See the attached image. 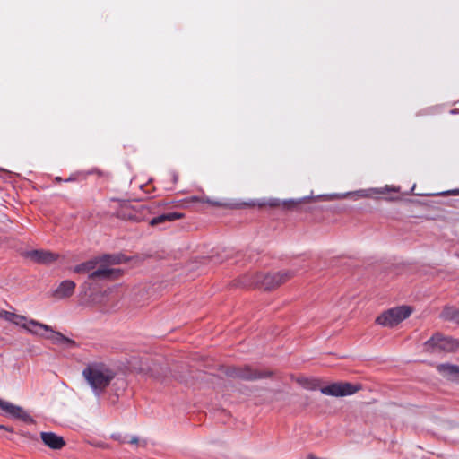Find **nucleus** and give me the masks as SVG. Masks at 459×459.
I'll list each match as a JSON object with an SVG mask.
<instances>
[{
    "mask_svg": "<svg viewBox=\"0 0 459 459\" xmlns=\"http://www.w3.org/2000/svg\"><path fill=\"white\" fill-rule=\"evenodd\" d=\"M124 261L123 257L120 256L104 255L81 264L75 266L74 271L78 273L88 274L89 281L115 280L120 277L123 272L115 268L114 265Z\"/></svg>",
    "mask_w": 459,
    "mask_h": 459,
    "instance_id": "nucleus-2",
    "label": "nucleus"
},
{
    "mask_svg": "<svg viewBox=\"0 0 459 459\" xmlns=\"http://www.w3.org/2000/svg\"><path fill=\"white\" fill-rule=\"evenodd\" d=\"M0 412L5 416L19 419L26 422H31L30 416L20 406L0 398Z\"/></svg>",
    "mask_w": 459,
    "mask_h": 459,
    "instance_id": "nucleus-7",
    "label": "nucleus"
},
{
    "mask_svg": "<svg viewBox=\"0 0 459 459\" xmlns=\"http://www.w3.org/2000/svg\"><path fill=\"white\" fill-rule=\"evenodd\" d=\"M0 318L22 327L31 334L45 338L52 343L61 347L68 348L74 344L72 340L63 335L61 333L55 331L51 326L33 319H29L24 316L10 311L1 310Z\"/></svg>",
    "mask_w": 459,
    "mask_h": 459,
    "instance_id": "nucleus-1",
    "label": "nucleus"
},
{
    "mask_svg": "<svg viewBox=\"0 0 459 459\" xmlns=\"http://www.w3.org/2000/svg\"><path fill=\"white\" fill-rule=\"evenodd\" d=\"M290 277L289 273H277L273 274H266L261 276V280L259 281V283L264 288V289H272L274 288L282 282H284L288 278Z\"/></svg>",
    "mask_w": 459,
    "mask_h": 459,
    "instance_id": "nucleus-8",
    "label": "nucleus"
},
{
    "mask_svg": "<svg viewBox=\"0 0 459 459\" xmlns=\"http://www.w3.org/2000/svg\"><path fill=\"white\" fill-rule=\"evenodd\" d=\"M31 257L38 262L50 263L56 259V255L48 251L36 250L31 253Z\"/></svg>",
    "mask_w": 459,
    "mask_h": 459,
    "instance_id": "nucleus-13",
    "label": "nucleus"
},
{
    "mask_svg": "<svg viewBox=\"0 0 459 459\" xmlns=\"http://www.w3.org/2000/svg\"><path fill=\"white\" fill-rule=\"evenodd\" d=\"M181 217H182V215L179 214V213H177V212H171V213H168V214H163V215L158 216L156 218H153L150 221V224L152 226H156L159 223H162V222L167 221H171L179 219Z\"/></svg>",
    "mask_w": 459,
    "mask_h": 459,
    "instance_id": "nucleus-14",
    "label": "nucleus"
},
{
    "mask_svg": "<svg viewBox=\"0 0 459 459\" xmlns=\"http://www.w3.org/2000/svg\"><path fill=\"white\" fill-rule=\"evenodd\" d=\"M451 193L454 194V195H459V190H454Z\"/></svg>",
    "mask_w": 459,
    "mask_h": 459,
    "instance_id": "nucleus-19",
    "label": "nucleus"
},
{
    "mask_svg": "<svg viewBox=\"0 0 459 459\" xmlns=\"http://www.w3.org/2000/svg\"><path fill=\"white\" fill-rule=\"evenodd\" d=\"M437 370L443 377L459 381V366L443 363L437 366Z\"/></svg>",
    "mask_w": 459,
    "mask_h": 459,
    "instance_id": "nucleus-10",
    "label": "nucleus"
},
{
    "mask_svg": "<svg viewBox=\"0 0 459 459\" xmlns=\"http://www.w3.org/2000/svg\"><path fill=\"white\" fill-rule=\"evenodd\" d=\"M82 376L94 391H100L110 384L115 373L108 365L95 362L89 364L83 369Z\"/></svg>",
    "mask_w": 459,
    "mask_h": 459,
    "instance_id": "nucleus-3",
    "label": "nucleus"
},
{
    "mask_svg": "<svg viewBox=\"0 0 459 459\" xmlns=\"http://www.w3.org/2000/svg\"><path fill=\"white\" fill-rule=\"evenodd\" d=\"M75 283L72 281H62L53 292L56 299H65L71 296L74 290Z\"/></svg>",
    "mask_w": 459,
    "mask_h": 459,
    "instance_id": "nucleus-11",
    "label": "nucleus"
},
{
    "mask_svg": "<svg viewBox=\"0 0 459 459\" xmlns=\"http://www.w3.org/2000/svg\"><path fill=\"white\" fill-rule=\"evenodd\" d=\"M413 311V307L407 305L394 307L381 313L376 318V323L381 326L392 328L407 319Z\"/></svg>",
    "mask_w": 459,
    "mask_h": 459,
    "instance_id": "nucleus-4",
    "label": "nucleus"
},
{
    "mask_svg": "<svg viewBox=\"0 0 459 459\" xmlns=\"http://www.w3.org/2000/svg\"><path fill=\"white\" fill-rule=\"evenodd\" d=\"M457 347V342L450 337L440 333L434 334L423 345V349L428 353H437L439 351H451Z\"/></svg>",
    "mask_w": 459,
    "mask_h": 459,
    "instance_id": "nucleus-5",
    "label": "nucleus"
},
{
    "mask_svg": "<svg viewBox=\"0 0 459 459\" xmlns=\"http://www.w3.org/2000/svg\"><path fill=\"white\" fill-rule=\"evenodd\" d=\"M359 389V385L348 382H334L321 387L320 392L325 395L344 397L354 394Z\"/></svg>",
    "mask_w": 459,
    "mask_h": 459,
    "instance_id": "nucleus-6",
    "label": "nucleus"
},
{
    "mask_svg": "<svg viewBox=\"0 0 459 459\" xmlns=\"http://www.w3.org/2000/svg\"><path fill=\"white\" fill-rule=\"evenodd\" d=\"M282 204H283V205H287L288 204H296V202H294L293 200H290V201L283 202Z\"/></svg>",
    "mask_w": 459,
    "mask_h": 459,
    "instance_id": "nucleus-18",
    "label": "nucleus"
},
{
    "mask_svg": "<svg viewBox=\"0 0 459 459\" xmlns=\"http://www.w3.org/2000/svg\"><path fill=\"white\" fill-rule=\"evenodd\" d=\"M298 382L307 390H315L318 387V381L314 378L301 377Z\"/></svg>",
    "mask_w": 459,
    "mask_h": 459,
    "instance_id": "nucleus-15",
    "label": "nucleus"
},
{
    "mask_svg": "<svg viewBox=\"0 0 459 459\" xmlns=\"http://www.w3.org/2000/svg\"><path fill=\"white\" fill-rule=\"evenodd\" d=\"M40 437L44 445L51 449L58 450L65 445L64 438L53 432H41Z\"/></svg>",
    "mask_w": 459,
    "mask_h": 459,
    "instance_id": "nucleus-9",
    "label": "nucleus"
},
{
    "mask_svg": "<svg viewBox=\"0 0 459 459\" xmlns=\"http://www.w3.org/2000/svg\"><path fill=\"white\" fill-rule=\"evenodd\" d=\"M367 190L369 195L368 198L377 199L379 197V195H385L389 192H398L399 188L386 185L383 187H372Z\"/></svg>",
    "mask_w": 459,
    "mask_h": 459,
    "instance_id": "nucleus-12",
    "label": "nucleus"
},
{
    "mask_svg": "<svg viewBox=\"0 0 459 459\" xmlns=\"http://www.w3.org/2000/svg\"><path fill=\"white\" fill-rule=\"evenodd\" d=\"M0 429H5L4 426L0 425Z\"/></svg>",
    "mask_w": 459,
    "mask_h": 459,
    "instance_id": "nucleus-20",
    "label": "nucleus"
},
{
    "mask_svg": "<svg viewBox=\"0 0 459 459\" xmlns=\"http://www.w3.org/2000/svg\"><path fill=\"white\" fill-rule=\"evenodd\" d=\"M353 199L357 200V199H360V198H368L369 197V195L368 193V190L367 189H361V190H359V191H356V192H353L351 194H350Z\"/></svg>",
    "mask_w": 459,
    "mask_h": 459,
    "instance_id": "nucleus-16",
    "label": "nucleus"
},
{
    "mask_svg": "<svg viewBox=\"0 0 459 459\" xmlns=\"http://www.w3.org/2000/svg\"><path fill=\"white\" fill-rule=\"evenodd\" d=\"M281 201L278 200V199H270L268 200V202L264 203V205H269V206H279L281 205Z\"/></svg>",
    "mask_w": 459,
    "mask_h": 459,
    "instance_id": "nucleus-17",
    "label": "nucleus"
}]
</instances>
